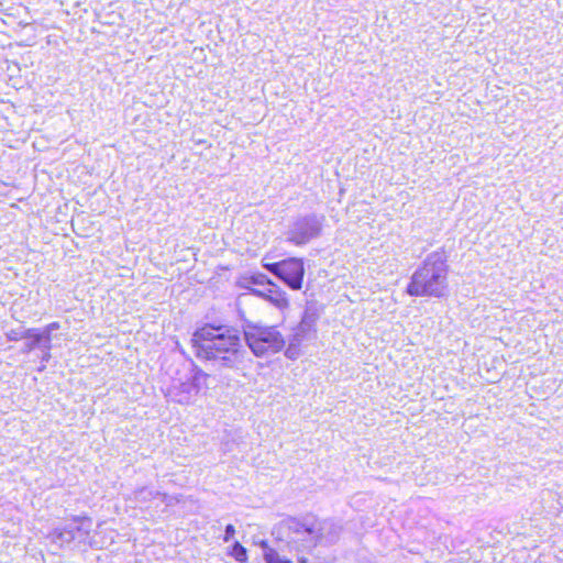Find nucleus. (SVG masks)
Here are the masks:
<instances>
[{
	"mask_svg": "<svg viewBox=\"0 0 563 563\" xmlns=\"http://www.w3.org/2000/svg\"><path fill=\"white\" fill-rule=\"evenodd\" d=\"M191 343L198 358L213 361L225 368H236L243 363V340L233 327L206 324L194 332Z\"/></svg>",
	"mask_w": 563,
	"mask_h": 563,
	"instance_id": "f257e3e1",
	"label": "nucleus"
},
{
	"mask_svg": "<svg viewBox=\"0 0 563 563\" xmlns=\"http://www.w3.org/2000/svg\"><path fill=\"white\" fill-rule=\"evenodd\" d=\"M287 532L290 551L310 552L318 544H334L342 532V526L331 519L306 517L302 520L287 518L280 525Z\"/></svg>",
	"mask_w": 563,
	"mask_h": 563,
	"instance_id": "f03ea898",
	"label": "nucleus"
},
{
	"mask_svg": "<svg viewBox=\"0 0 563 563\" xmlns=\"http://www.w3.org/2000/svg\"><path fill=\"white\" fill-rule=\"evenodd\" d=\"M448 288V265L443 252H433L427 256L407 287L410 296L441 297Z\"/></svg>",
	"mask_w": 563,
	"mask_h": 563,
	"instance_id": "7ed1b4c3",
	"label": "nucleus"
},
{
	"mask_svg": "<svg viewBox=\"0 0 563 563\" xmlns=\"http://www.w3.org/2000/svg\"><path fill=\"white\" fill-rule=\"evenodd\" d=\"M242 327L244 340L257 357L276 354L285 347L286 341L284 335L275 325L245 320Z\"/></svg>",
	"mask_w": 563,
	"mask_h": 563,
	"instance_id": "20e7f679",
	"label": "nucleus"
},
{
	"mask_svg": "<svg viewBox=\"0 0 563 563\" xmlns=\"http://www.w3.org/2000/svg\"><path fill=\"white\" fill-rule=\"evenodd\" d=\"M209 375L198 367H192L184 379L174 380L168 389V397L178 404L190 405L195 402L201 387L206 385Z\"/></svg>",
	"mask_w": 563,
	"mask_h": 563,
	"instance_id": "39448f33",
	"label": "nucleus"
},
{
	"mask_svg": "<svg viewBox=\"0 0 563 563\" xmlns=\"http://www.w3.org/2000/svg\"><path fill=\"white\" fill-rule=\"evenodd\" d=\"M323 217L314 214L298 219L288 232V241L296 245L308 243L311 239L319 236L322 229Z\"/></svg>",
	"mask_w": 563,
	"mask_h": 563,
	"instance_id": "423d86ee",
	"label": "nucleus"
},
{
	"mask_svg": "<svg viewBox=\"0 0 563 563\" xmlns=\"http://www.w3.org/2000/svg\"><path fill=\"white\" fill-rule=\"evenodd\" d=\"M279 272V277L286 285L294 290H299L302 287V279L305 275L303 262L300 258L291 257L282 261V266L276 267Z\"/></svg>",
	"mask_w": 563,
	"mask_h": 563,
	"instance_id": "0eeeda50",
	"label": "nucleus"
},
{
	"mask_svg": "<svg viewBox=\"0 0 563 563\" xmlns=\"http://www.w3.org/2000/svg\"><path fill=\"white\" fill-rule=\"evenodd\" d=\"M49 538L52 542L57 543L63 547L65 544H69L73 541H76L75 530H74V519L66 523L62 529H54L49 533Z\"/></svg>",
	"mask_w": 563,
	"mask_h": 563,
	"instance_id": "6e6552de",
	"label": "nucleus"
},
{
	"mask_svg": "<svg viewBox=\"0 0 563 563\" xmlns=\"http://www.w3.org/2000/svg\"><path fill=\"white\" fill-rule=\"evenodd\" d=\"M263 298L279 310L286 309L289 305L286 294L274 284L266 289V294H263Z\"/></svg>",
	"mask_w": 563,
	"mask_h": 563,
	"instance_id": "1a4fd4ad",
	"label": "nucleus"
},
{
	"mask_svg": "<svg viewBox=\"0 0 563 563\" xmlns=\"http://www.w3.org/2000/svg\"><path fill=\"white\" fill-rule=\"evenodd\" d=\"M313 328V320L305 316L300 323L294 329L290 340L301 343L303 340L309 339Z\"/></svg>",
	"mask_w": 563,
	"mask_h": 563,
	"instance_id": "9d476101",
	"label": "nucleus"
},
{
	"mask_svg": "<svg viewBox=\"0 0 563 563\" xmlns=\"http://www.w3.org/2000/svg\"><path fill=\"white\" fill-rule=\"evenodd\" d=\"M92 528V521L89 518H75L74 530L76 541L79 543H86L88 541L90 531Z\"/></svg>",
	"mask_w": 563,
	"mask_h": 563,
	"instance_id": "9b49d317",
	"label": "nucleus"
},
{
	"mask_svg": "<svg viewBox=\"0 0 563 563\" xmlns=\"http://www.w3.org/2000/svg\"><path fill=\"white\" fill-rule=\"evenodd\" d=\"M134 499L137 504L143 505L156 497H163L165 498L164 494H161L159 492H155L153 489H150L147 487H142L133 493Z\"/></svg>",
	"mask_w": 563,
	"mask_h": 563,
	"instance_id": "f8f14e48",
	"label": "nucleus"
},
{
	"mask_svg": "<svg viewBox=\"0 0 563 563\" xmlns=\"http://www.w3.org/2000/svg\"><path fill=\"white\" fill-rule=\"evenodd\" d=\"M30 331H32L33 334H31L29 338H25L27 340V342H25V345L23 349L24 353H29V352L33 351L35 347L40 346L37 329L31 328Z\"/></svg>",
	"mask_w": 563,
	"mask_h": 563,
	"instance_id": "ddd939ff",
	"label": "nucleus"
},
{
	"mask_svg": "<svg viewBox=\"0 0 563 563\" xmlns=\"http://www.w3.org/2000/svg\"><path fill=\"white\" fill-rule=\"evenodd\" d=\"M264 560L266 563H291V561L282 558L274 549L264 552Z\"/></svg>",
	"mask_w": 563,
	"mask_h": 563,
	"instance_id": "4468645a",
	"label": "nucleus"
},
{
	"mask_svg": "<svg viewBox=\"0 0 563 563\" xmlns=\"http://www.w3.org/2000/svg\"><path fill=\"white\" fill-rule=\"evenodd\" d=\"M300 344L299 342L288 340V346L285 351V355L290 360H296L300 355Z\"/></svg>",
	"mask_w": 563,
	"mask_h": 563,
	"instance_id": "2eb2a0df",
	"label": "nucleus"
},
{
	"mask_svg": "<svg viewBox=\"0 0 563 563\" xmlns=\"http://www.w3.org/2000/svg\"><path fill=\"white\" fill-rule=\"evenodd\" d=\"M31 334H33V332H32V331H30V329H25V330H21V329H13V330H10V331L7 333V338H8L10 341H19V340H22V339L29 338Z\"/></svg>",
	"mask_w": 563,
	"mask_h": 563,
	"instance_id": "dca6fc26",
	"label": "nucleus"
},
{
	"mask_svg": "<svg viewBox=\"0 0 563 563\" xmlns=\"http://www.w3.org/2000/svg\"><path fill=\"white\" fill-rule=\"evenodd\" d=\"M233 556L239 562H245L247 560L246 549L239 542L233 545Z\"/></svg>",
	"mask_w": 563,
	"mask_h": 563,
	"instance_id": "f3484780",
	"label": "nucleus"
},
{
	"mask_svg": "<svg viewBox=\"0 0 563 563\" xmlns=\"http://www.w3.org/2000/svg\"><path fill=\"white\" fill-rule=\"evenodd\" d=\"M37 335H38V339H40V346L38 347H42L46 351H49L52 345H51V341H52V335L47 334V333H44L42 331H38L37 330Z\"/></svg>",
	"mask_w": 563,
	"mask_h": 563,
	"instance_id": "a211bd4d",
	"label": "nucleus"
},
{
	"mask_svg": "<svg viewBox=\"0 0 563 563\" xmlns=\"http://www.w3.org/2000/svg\"><path fill=\"white\" fill-rule=\"evenodd\" d=\"M254 284L273 286V283L265 275H258L252 278Z\"/></svg>",
	"mask_w": 563,
	"mask_h": 563,
	"instance_id": "6ab92c4d",
	"label": "nucleus"
},
{
	"mask_svg": "<svg viewBox=\"0 0 563 563\" xmlns=\"http://www.w3.org/2000/svg\"><path fill=\"white\" fill-rule=\"evenodd\" d=\"M234 534H235L234 527L232 525H228L225 527V534L223 538L224 542H229L233 538Z\"/></svg>",
	"mask_w": 563,
	"mask_h": 563,
	"instance_id": "aec40b11",
	"label": "nucleus"
},
{
	"mask_svg": "<svg viewBox=\"0 0 563 563\" xmlns=\"http://www.w3.org/2000/svg\"><path fill=\"white\" fill-rule=\"evenodd\" d=\"M59 329V323L58 322H52L49 324H47L43 330L42 332L44 333H47L49 335H52V332Z\"/></svg>",
	"mask_w": 563,
	"mask_h": 563,
	"instance_id": "412c9836",
	"label": "nucleus"
},
{
	"mask_svg": "<svg viewBox=\"0 0 563 563\" xmlns=\"http://www.w3.org/2000/svg\"><path fill=\"white\" fill-rule=\"evenodd\" d=\"M277 266H282V261L280 262H277V263H272V264H268L266 265L267 269L273 273L274 275H276L277 277H279V272L278 269L276 268Z\"/></svg>",
	"mask_w": 563,
	"mask_h": 563,
	"instance_id": "4be33fe9",
	"label": "nucleus"
},
{
	"mask_svg": "<svg viewBox=\"0 0 563 563\" xmlns=\"http://www.w3.org/2000/svg\"><path fill=\"white\" fill-rule=\"evenodd\" d=\"M295 552L297 554L300 553V552H297V551H295ZM297 561H298V563H308V559L306 556H303V555H298Z\"/></svg>",
	"mask_w": 563,
	"mask_h": 563,
	"instance_id": "5701e85b",
	"label": "nucleus"
},
{
	"mask_svg": "<svg viewBox=\"0 0 563 563\" xmlns=\"http://www.w3.org/2000/svg\"><path fill=\"white\" fill-rule=\"evenodd\" d=\"M252 292L263 298V294H266V290L252 289Z\"/></svg>",
	"mask_w": 563,
	"mask_h": 563,
	"instance_id": "b1692460",
	"label": "nucleus"
},
{
	"mask_svg": "<svg viewBox=\"0 0 563 563\" xmlns=\"http://www.w3.org/2000/svg\"><path fill=\"white\" fill-rule=\"evenodd\" d=\"M258 544H260L263 549H265V551H267V550L269 549V548H268V544H267V541H265V540L260 541V542H258Z\"/></svg>",
	"mask_w": 563,
	"mask_h": 563,
	"instance_id": "393cba45",
	"label": "nucleus"
},
{
	"mask_svg": "<svg viewBox=\"0 0 563 563\" xmlns=\"http://www.w3.org/2000/svg\"><path fill=\"white\" fill-rule=\"evenodd\" d=\"M49 357H51L49 351H46V350H45V352H44V354H43V357H42V358H43V361H48V360H49Z\"/></svg>",
	"mask_w": 563,
	"mask_h": 563,
	"instance_id": "a878e982",
	"label": "nucleus"
}]
</instances>
